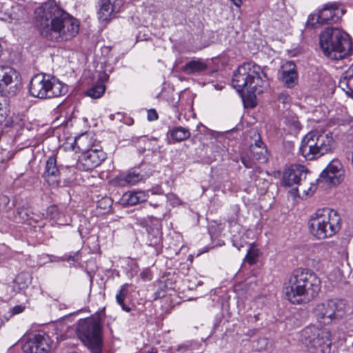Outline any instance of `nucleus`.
I'll return each instance as SVG.
<instances>
[{
    "label": "nucleus",
    "instance_id": "1",
    "mask_svg": "<svg viewBox=\"0 0 353 353\" xmlns=\"http://www.w3.org/2000/svg\"><path fill=\"white\" fill-rule=\"evenodd\" d=\"M34 19L41 35L52 41H67L79 32L78 21L54 1L45 2L37 8Z\"/></svg>",
    "mask_w": 353,
    "mask_h": 353
},
{
    "label": "nucleus",
    "instance_id": "2",
    "mask_svg": "<svg viewBox=\"0 0 353 353\" xmlns=\"http://www.w3.org/2000/svg\"><path fill=\"white\" fill-rule=\"evenodd\" d=\"M321 288L317 275L308 270H295L285 284L286 299L293 304L306 303L314 299Z\"/></svg>",
    "mask_w": 353,
    "mask_h": 353
},
{
    "label": "nucleus",
    "instance_id": "3",
    "mask_svg": "<svg viewBox=\"0 0 353 353\" xmlns=\"http://www.w3.org/2000/svg\"><path fill=\"white\" fill-rule=\"evenodd\" d=\"M232 85L238 92L246 91L249 97H254L263 92L268 87V78L260 66L245 63L234 72Z\"/></svg>",
    "mask_w": 353,
    "mask_h": 353
},
{
    "label": "nucleus",
    "instance_id": "4",
    "mask_svg": "<svg viewBox=\"0 0 353 353\" xmlns=\"http://www.w3.org/2000/svg\"><path fill=\"white\" fill-rule=\"evenodd\" d=\"M319 44L323 54L334 60L345 58L352 50L349 35L335 28H327L320 34Z\"/></svg>",
    "mask_w": 353,
    "mask_h": 353
},
{
    "label": "nucleus",
    "instance_id": "5",
    "mask_svg": "<svg viewBox=\"0 0 353 353\" xmlns=\"http://www.w3.org/2000/svg\"><path fill=\"white\" fill-rule=\"evenodd\" d=\"M310 233L317 239L323 240L332 237L341 227L339 214L330 208L318 210L309 221Z\"/></svg>",
    "mask_w": 353,
    "mask_h": 353
},
{
    "label": "nucleus",
    "instance_id": "6",
    "mask_svg": "<svg viewBox=\"0 0 353 353\" xmlns=\"http://www.w3.org/2000/svg\"><path fill=\"white\" fill-rule=\"evenodd\" d=\"M333 143L332 137L325 132L314 130L302 139L299 152L306 160H313L329 152Z\"/></svg>",
    "mask_w": 353,
    "mask_h": 353
},
{
    "label": "nucleus",
    "instance_id": "7",
    "mask_svg": "<svg viewBox=\"0 0 353 353\" xmlns=\"http://www.w3.org/2000/svg\"><path fill=\"white\" fill-rule=\"evenodd\" d=\"M81 341L92 353H101L103 347V328L99 320L85 319L81 320L77 328Z\"/></svg>",
    "mask_w": 353,
    "mask_h": 353
},
{
    "label": "nucleus",
    "instance_id": "8",
    "mask_svg": "<svg viewBox=\"0 0 353 353\" xmlns=\"http://www.w3.org/2000/svg\"><path fill=\"white\" fill-rule=\"evenodd\" d=\"M301 337L310 353L331 352L332 339L328 329L312 325L303 330Z\"/></svg>",
    "mask_w": 353,
    "mask_h": 353
},
{
    "label": "nucleus",
    "instance_id": "9",
    "mask_svg": "<svg viewBox=\"0 0 353 353\" xmlns=\"http://www.w3.org/2000/svg\"><path fill=\"white\" fill-rule=\"evenodd\" d=\"M28 89L31 96L41 99L58 97L66 91L63 83L44 74L34 75L30 81Z\"/></svg>",
    "mask_w": 353,
    "mask_h": 353
},
{
    "label": "nucleus",
    "instance_id": "10",
    "mask_svg": "<svg viewBox=\"0 0 353 353\" xmlns=\"http://www.w3.org/2000/svg\"><path fill=\"white\" fill-rule=\"evenodd\" d=\"M312 312L318 323L328 325L339 321L345 316L346 305L343 300L329 299L316 304Z\"/></svg>",
    "mask_w": 353,
    "mask_h": 353
},
{
    "label": "nucleus",
    "instance_id": "11",
    "mask_svg": "<svg viewBox=\"0 0 353 353\" xmlns=\"http://www.w3.org/2000/svg\"><path fill=\"white\" fill-rule=\"evenodd\" d=\"M307 169L302 165H292L286 169L283 173L282 184L284 186L291 187L299 185V189L306 196L312 195L316 189L315 184L307 182Z\"/></svg>",
    "mask_w": 353,
    "mask_h": 353
},
{
    "label": "nucleus",
    "instance_id": "12",
    "mask_svg": "<svg viewBox=\"0 0 353 353\" xmlns=\"http://www.w3.org/2000/svg\"><path fill=\"white\" fill-rule=\"evenodd\" d=\"M263 142L259 139L251 144L249 151L242 154L241 163L246 168H255L258 163H264L268 161L267 149L263 146Z\"/></svg>",
    "mask_w": 353,
    "mask_h": 353
},
{
    "label": "nucleus",
    "instance_id": "13",
    "mask_svg": "<svg viewBox=\"0 0 353 353\" xmlns=\"http://www.w3.org/2000/svg\"><path fill=\"white\" fill-rule=\"evenodd\" d=\"M344 14L342 10H340L336 3H329L316 14H310L307 22L314 26L316 23L320 25L336 23L340 17Z\"/></svg>",
    "mask_w": 353,
    "mask_h": 353
},
{
    "label": "nucleus",
    "instance_id": "14",
    "mask_svg": "<svg viewBox=\"0 0 353 353\" xmlns=\"http://www.w3.org/2000/svg\"><path fill=\"white\" fill-rule=\"evenodd\" d=\"M343 177L344 170L343 165L339 160L334 159L323 170L317 181L336 185L343 180Z\"/></svg>",
    "mask_w": 353,
    "mask_h": 353
},
{
    "label": "nucleus",
    "instance_id": "15",
    "mask_svg": "<svg viewBox=\"0 0 353 353\" xmlns=\"http://www.w3.org/2000/svg\"><path fill=\"white\" fill-rule=\"evenodd\" d=\"M105 159V153L101 150L90 149L81 155L78 166L85 171L92 170L99 166Z\"/></svg>",
    "mask_w": 353,
    "mask_h": 353
},
{
    "label": "nucleus",
    "instance_id": "16",
    "mask_svg": "<svg viewBox=\"0 0 353 353\" xmlns=\"http://www.w3.org/2000/svg\"><path fill=\"white\" fill-rule=\"evenodd\" d=\"M23 350L29 353H47L50 350V339L44 334H36L24 345Z\"/></svg>",
    "mask_w": 353,
    "mask_h": 353
},
{
    "label": "nucleus",
    "instance_id": "17",
    "mask_svg": "<svg viewBox=\"0 0 353 353\" xmlns=\"http://www.w3.org/2000/svg\"><path fill=\"white\" fill-rule=\"evenodd\" d=\"M123 0H101V8L98 12L99 19L107 21L122 10Z\"/></svg>",
    "mask_w": 353,
    "mask_h": 353
},
{
    "label": "nucleus",
    "instance_id": "18",
    "mask_svg": "<svg viewBox=\"0 0 353 353\" xmlns=\"http://www.w3.org/2000/svg\"><path fill=\"white\" fill-rule=\"evenodd\" d=\"M59 174L56 156L52 155L46 161L43 177L49 185L57 186L59 182Z\"/></svg>",
    "mask_w": 353,
    "mask_h": 353
},
{
    "label": "nucleus",
    "instance_id": "19",
    "mask_svg": "<svg viewBox=\"0 0 353 353\" xmlns=\"http://www.w3.org/2000/svg\"><path fill=\"white\" fill-rule=\"evenodd\" d=\"M281 81L288 88H292L297 84L298 73L294 62L287 61L282 66Z\"/></svg>",
    "mask_w": 353,
    "mask_h": 353
},
{
    "label": "nucleus",
    "instance_id": "20",
    "mask_svg": "<svg viewBox=\"0 0 353 353\" xmlns=\"http://www.w3.org/2000/svg\"><path fill=\"white\" fill-rule=\"evenodd\" d=\"M208 68V62L202 59H194L186 63L182 70L188 74H198Z\"/></svg>",
    "mask_w": 353,
    "mask_h": 353
},
{
    "label": "nucleus",
    "instance_id": "21",
    "mask_svg": "<svg viewBox=\"0 0 353 353\" xmlns=\"http://www.w3.org/2000/svg\"><path fill=\"white\" fill-rule=\"evenodd\" d=\"M18 72L8 66H0V88H5L17 79Z\"/></svg>",
    "mask_w": 353,
    "mask_h": 353
},
{
    "label": "nucleus",
    "instance_id": "22",
    "mask_svg": "<svg viewBox=\"0 0 353 353\" xmlns=\"http://www.w3.org/2000/svg\"><path fill=\"white\" fill-rule=\"evenodd\" d=\"M148 198V193L143 190L128 192L123 195V199L130 205H135L144 202Z\"/></svg>",
    "mask_w": 353,
    "mask_h": 353
},
{
    "label": "nucleus",
    "instance_id": "23",
    "mask_svg": "<svg viewBox=\"0 0 353 353\" xmlns=\"http://www.w3.org/2000/svg\"><path fill=\"white\" fill-rule=\"evenodd\" d=\"M142 177L136 170H130L128 173L121 175L119 183L121 185H135Z\"/></svg>",
    "mask_w": 353,
    "mask_h": 353
},
{
    "label": "nucleus",
    "instance_id": "24",
    "mask_svg": "<svg viewBox=\"0 0 353 353\" xmlns=\"http://www.w3.org/2000/svg\"><path fill=\"white\" fill-rule=\"evenodd\" d=\"M339 86L353 99V70L346 72L345 76L340 79Z\"/></svg>",
    "mask_w": 353,
    "mask_h": 353
},
{
    "label": "nucleus",
    "instance_id": "25",
    "mask_svg": "<svg viewBox=\"0 0 353 353\" xmlns=\"http://www.w3.org/2000/svg\"><path fill=\"white\" fill-rule=\"evenodd\" d=\"M168 134L170 137L176 142H181L188 139L191 134L189 129L182 126L172 128L169 130Z\"/></svg>",
    "mask_w": 353,
    "mask_h": 353
},
{
    "label": "nucleus",
    "instance_id": "26",
    "mask_svg": "<svg viewBox=\"0 0 353 353\" xmlns=\"http://www.w3.org/2000/svg\"><path fill=\"white\" fill-rule=\"evenodd\" d=\"M201 343L196 341H186L182 344L177 345L176 351L181 353H194V351L199 350Z\"/></svg>",
    "mask_w": 353,
    "mask_h": 353
},
{
    "label": "nucleus",
    "instance_id": "27",
    "mask_svg": "<svg viewBox=\"0 0 353 353\" xmlns=\"http://www.w3.org/2000/svg\"><path fill=\"white\" fill-rule=\"evenodd\" d=\"M128 284L125 283L121 285V289L119 292L116 294V301L117 303L121 307L123 310L125 312H130V308L126 306L124 303V300L125 299L128 294Z\"/></svg>",
    "mask_w": 353,
    "mask_h": 353
},
{
    "label": "nucleus",
    "instance_id": "28",
    "mask_svg": "<svg viewBox=\"0 0 353 353\" xmlns=\"http://www.w3.org/2000/svg\"><path fill=\"white\" fill-rule=\"evenodd\" d=\"M104 92L105 86L103 85L99 84L88 89L86 92V94L91 98L98 99L103 94Z\"/></svg>",
    "mask_w": 353,
    "mask_h": 353
},
{
    "label": "nucleus",
    "instance_id": "29",
    "mask_svg": "<svg viewBox=\"0 0 353 353\" xmlns=\"http://www.w3.org/2000/svg\"><path fill=\"white\" fill-rule=\"evenodd\" d=\"M26 14L24 8L19 4L12 6V12L10 17L12 19L19 21L23 19Z\"/></svg>",
    "mask_w": 353,
    "mask_h": 353
},
{
    "label": "nucleus",
    "instance_id": "30",
    "mask_svg": "<svg viewBox=\"0 0 353 353\" xmlns=\"http://www.w3.org/2000/svg\"><path fill=\"white\" fill-rule=\"evenodd\" d=\"M259 256V250L255 247L250 248L245 256V260L249 264L252 265L256 263L257 259Z\"/></svg>",
    "mask_w": 353,
    "mask_h": 353
},
{
    "label": "nucleus",
    "instance_id": "31",
    "mask_svg": "<svg viewBox=\"0 0 353 353\" xmlns=\"http://www.w3.org/2000/svg\"><path fill=\"white\" fill-rule=\"evenodd\" d=\"M47 216L52 220H57L59 217V211L57 205H50L47 209Z\"/></svg>",
    "mask_w": 353,
    "mask_h": 353
},
{
    "label": "nucleus",
    "instance_id": "32",
    "mask_svg": "<svg viewBox=\"0 0 353 353\" xmlns=\"http://www.w3.org/2000/svg\"><path fill=\"white\" fill-rule=\"evenodd\" d=\"M80 257H79V252H77L75 253H74L73 254H65L63 259H62V261H67L68 262H70V261H72L73 263L77 261L78 260H79Z\"/></svg>",
    "mask_w": 353,
    "mask_h": 353
},
{
    "label": "nucleus",
    "instance_id": "33",
    "mask_svg": "<svg viewBox=\"0 0 353 353\" xmlns=\"http://www.w3.org/2000/svg\"><path fill=\"white\" fill-rule=\"evenodd\" d=\"M88 137L85 136H82L75 140V143L77 145V147L79 150H86L85 148L83 147V143L87 141Z\"/></svg>",
    "mask_w": 353,
    "mask_h": 353
},
{
    "label": "nucleus",
    "instance_id": "34",
    "mask_svg": "<svg viewBox=\"0 0 353 353\" xmlns=\"http://www.w3.org/2000/svg\"><path fill=\"white\" fill-rule=\"evenodd\" d=\"M278 99L283 103H287L290 101V97L288 94L282 92L279 95Z\"/></svg>",
    "mask_w": 353,
    "mask_h": 353
},
{
    "label": "nucleus",
    "instance_id": "35",
    "mask_svg": "<svg viewBox=\"0 0 353 353\" xmlns=\"http://www.w3.org/2000/svg\"><path fill=\"white\" fill-rule=\"evenodd\" d=\"M158 119V114L154 109L148 111V119L149 121H156Z\"/></svg>",
    "mask_w": 353,
    "mask_h": 353
},
{
    "label": "nucleus",
    "instance_id": "36",
    "mask_svg": "<svg viewBox=\"0 0 353 353\" xmlns=\"http://www.w3.org/2000/svg\"><path fill=\"white\" fill-rule=\"evenodd\" d=\"M103 203H106V205H108V208H110V206L112 205V200L108 198V197H106V198H103L99 202V206L100 208H103L104 209H106L107 207L106 206H103Z\"/></svg>",
    "mask_w": 353,
    "mask_h": 353
},
{
    "label": "nucleus",
    "instance_id": "37",
    "mask_svg": "<svg viewBox=\"0 0 353 353\" xmlns=\"http://www.w3.org/2000/svg\"><path fill=\"white\" fill-rule=\"evenodd\" d=\"M24 310V307L21 305H16L12 308V313L14 314H17L21 313Z\"/></svg>",
    "mask_w": 353,
    "mask_h": 353
},
{
    "label": "nucleus",
    "instance_id": "38",
    "mask_svg": "<svg viewBox=\"0 0 353 353\" xmlns=\"http://www.w3.org/2000/svg\"><path fill=\"white\" fill-rule=\"evenodd\" d=\"M7 115L6 112L0 110V126L6 121Z\"/></svg>",
    "mask_w": 353,
    "mask_h": 353
},
{
    "label": "nucleus",
    "instance_id": "39",
    "mask_svg": "<svg viewBox=\"0 0 353 353\" xmlns=\"http://www.w3.org/2000/svg\"><path fill=\"white\" fill-rule=\"evenodd\" d=\"M231 1L233 2V3L235 6H236L238 7H239L241 4V0H231Z\"/></svg>",
    "mask_w": 353,
    "mask_h": 353
},
{
    "label": "nucleus",
    "instance_id": "40",
    "mask_svg": "<svg viewBox=\"0 0 353 353\" xmlns=\"http://www.w3.org/2000/svg\"><path fill=\"white\" fill-rule=\"evenodd\" d=\"M3 200L4 201H8V197H6V196H3Z\"/></svg>",
    "mask_w": 353,
    "mask_h": 353
},
{
    "label": "nucleus",
    "instance_id": "41",
    "mask_svg": "<svg viewBox=\"0 0 353 353\" xmlns=\"http://www.w3.org/2000/svg\"><path fill=\"white\" fill-rule=\"evenodd\" d=\"M141 275H142V276H143V277H144V276H148L147 273H144V272H143V273L141 274Z\"/></svg>",
    "mask_w": 353,
    "mask_h": 353
}]
</instances>
